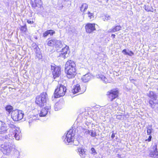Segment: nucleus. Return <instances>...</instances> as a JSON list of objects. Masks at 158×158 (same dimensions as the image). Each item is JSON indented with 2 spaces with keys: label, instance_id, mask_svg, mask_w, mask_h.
<instances>
[{
  "label": "nucleus",
  "instance_id": "obj_29",
  "mask_svg": "<svg viewBox=\"0 0 158 158\" xmlns=\"http://www.w3.org/2000/svg\"><path fill=\"white\" fill-rule=\"evenodd\" d=\"M88 133L92 137H95L96 136V133L95 131L90 130L88 131Z\"/></svg>",
  "mask_w": 158,
  "mask_h": 158
},
{
  "label": "nucleus",
  "instance_id": "obj_9",
  "mask_svg": "<svg viewBox=\"0 0 158 158\" xmlns=\"http://www.w3.org/2000/svg\"><path fill=\"white\" fill-rule=\"evenodd\" d=\"M95 23H88L85 26V28L86 32L91 33L96 30Z\"/></svg>",
  "mask_w": 158,
  "mask_h": 158
},
{
  "label": "nucleus",
  "instance_id": "obj_21",
  "mask_svg": "<svg viewBox=\"0 0 158 158\" xmlns=\"http://www.w3.org/2000/svg\"><path fill=\"white\" fill-rule=\"evenodd\" d=\"M97 77L101 79L105 83H106L108 82L107 78L103 75H98L97 76Z\"/></svg>",
  "mask_w": 158,
  "mask_h": 158
},
{
  "label": "nucleus",
  "instance_id": "obj_46",
  "mask_svg": "<svg viewBox=\"0 0 158 158\" xmlns=\"http://www.w3.org/2000/svg\"><path fill=\"white\" fill-rule=\"evenodd\" d=\"M145 9L147 11H150V10H149L148 7L146 6H145Z\"/></svg>",
  "mask_w": 158,
  "mask_h": 158
},
{
  "label": "nucleus",
  "instance_id": "obj_50",
  "mask_svg": "<svg viewBox=\"0 0 158 158\" xmlns=\"http://www.w3.org/2000/svg\"><path fill=\"white\" fill-rule=\"evenodd\" d=\"M63 7V6L62 5L61 7H60V8L59 9H61L62 7Z\"/></svg>",
  "mask_w": 158,
  "mask_h": 158
},
{
  "label": "nucleus",
  "instance_id": "obj_41",
  "mask_svg": "<svg viewBox=\"0 0 158 158\" xmlns=\"http://www.w3.org/2000/svg\"><path fill=\"white\" fill-rule=\"evenodd\" d=\"M122 52L125 55H127L128 52H127V50L125 49L123 50L122 51Z\"/></svg>",
  "mask_w": 158,
  "mask_h": 158
},
{
  "label": "nucleus",
  "instance_id": "obj_22",
  "mask_svg": "<svg viewBox=\"0 0 158 158\" xmlns=\"http://www.w3.org/2000/svg\"><path fill=\"white\" fill-rule=\"evenodd\" d=\"M88 6L86 3L83 4L80 7V10L83 12L84 14H85L84 12L88 8Z\"/></svg>",
  "mask_w": 158,
  "mask_h": 158
},
{
  "label": "nucleus",
  "instance_id": "obj_17",
  "mask_svg": "<svg viewBox=\"0 0 158 158\" xmlns=\"http://www.w3.org/2000/svg\"><path fill=\"white\" fill-rule=\"evenodd\" d=\"M76 65L75 63L73 60H69L67 61L65 65V68L69 67L72 66L73 68V66Z\"/></svg>",
  "mask_w": 158,
  "mask_h": 158
},
{
  "label": "nucleus",
  "instance_id": "obj_33",
  "mask_svg": "<svg viewBox=\"0 0 158 158\" xmlns=\"http://www.w3.org/2000/svg\"><path fill=\"white\" fill-rule=\"evenodd\" d=\"M6 110L8 112H10L12 110V107L10 106H7L6 107Z\"/></svg>",
  "mask_w": 158,
  "mask_h": 158
},
{
  "label": "nucleus",
  "instance_id": "obj_1",
  "mask_svg": "<svg viewBox=\"0 0 158 158\" xmlns=\"http://www.w3.org/2000/svg\"><path fill=\"white\" fill-rule=\"evenodd\" d=\"M9 131L10 133L5 136V139L9 141L12 140L14 138L16 140L20 139L21 136V133L19 128L15 127L13 128H10Z\"/></svg>",
  "mask_w": 158,
  "mask_h": 158
},
{
  "label": "nucleus",
  "instance_id": "obj_51",
  "mask_svg": "<svg viewBox=\"0 0 158 158\" xmlns=\"http://www.w3.org/2000/svg\"><path fill=\"white\" fill-rule=\"evenodd\" d=\"M157 89L158 90V88H157Z\"/></svg>",
  "mask_w": 158,
  "mask_h": 158
},
{
  "label": "nucleus",
  "instance_id": "obj_42",
  "mask_svg": "<svg viewBox=\"0 0 158 158\" xmlns=\"http://www.w3.org/2000/svg\"><path fill=\"white\" fill-rule=\"evenodd\" d=\"M21 30L24 31H26V28L25 27H21Z\"/></svg>",
  "mask_w": 158,
  "mask_h": 158
},
{
  "label": "nucleus",
  "instance_id": "obj_3",
  "mask_svg": "<svg viewBox=\"0 0 158 158\" xmlns=\"http://www.w3.org/2000/svg\"><path fill=\"white\" fill-rule=\"evenodd\" d=\"M47 99V95L46 93H43L36 98L35 103L39 106H42L46 103Z\"/></svg>",
  "mask_w": 158,
  "mask_h": 158
},
{
  "label": "nucleus",
  "instance_id": "obj_14",
  "mask_svg": "<svg viewBox=\"0 0 158 158\" xmlns=\"http://www.w3.org/2000/svg\"><path fill=\"white\" fill-rule=\"evenodd\" d=\"M51 109V106L48 105L45 107L43 108L41 110L39 114L40 117H44L46 116L48 113V110Z\"/></svg>",
  "mask_w": 158,
  "mask_h": 158
},
{
  "label": "nucleus",
  "instance_id": "obj_34",
  "mask_svg": "<svg viewBox=\"0 0 158 158\" xmlns=\"http://www.w3.org/2000/svg\"><path fill=\"white\" fill-rule=\"evenodd\" d=\"M76 70V65L73 66V68L72 66L69 67V69L68 67L65 68V70Z\"/></svg>",
  "mask_w": 158,
  "mask_h": 158
},
{
  "label": "nucleus",
  "instance_id": "obj_35",
  "mask_svg": "<svg viewBox=\"0 0 158 158\" xmlns=\"http://www.w3.org/2000/svg\"><path fill=\"white\" fill-rule=\"evenodd\" d=\"M71 143H73V144L75 145H77L79 143L78 141L77 140H74V139L72 140Z\"/></svg>",
  "mask_w": 158,
  "mask_h": 158
},
{
  "label": "nucleus",
  "instance_id": "obj_10",
  "mask_svg": "<svg viewBox=\"0 0 158 158\" xmlns=\"http://www.w3.org/2000/svg\"><path fill=\"white\" fill-rule=\"evenodd\" d=\"M149 156L153 158L158 157V148H157L156 145H155L152 146Z\"/></svg>",
  "mask_w": 158,
  "mask_h": 158
},
{
  "label": "nucleus",
  "instance_id": "obj_6",
  "mask_svg": "<svg viewBox=\"0 0 158 158\" xmlns=\"http://www.w3.org/2000/svg\"><path fill=\"white\" fill-rule=\"evenodd\" d=\"M24 115V114L21 110H16L12 111L11 113V117L13 120L18 121L22 119Z\"/></svg>",
  "mask_w": 158,
  "mask_h": 158
},
{
  "label": "nucleus",
  "instance_id": "obj_8",
  "mask_svg": "<svg viewBox=\"0 0 158 158\" xmlns=\"http://www.w3.org/2000/svg\"><path fill=\"white\" fill-rule=\"evenodd\" d=\"M51 69L52 70L54 79L58 77L60 74V67L56 66H51Z\"/></svg>",
  "mask_w": 158,
  "mask_h": 158
},
{
  "label": "nucleus",
  "instance_id": "obj_16",
  "mask_svg": "<svg viewBox=\"0 0 158 158\" xmlns=\"http://www.w3.org/2000/svg\"><path fill=\"white\" fill-rule=\"evenodd\" d=\"M81 88L80 85L79 84H77L76 85L74 86L73 89L72 90V92L74 94L80 92Z\"/></svg>",
  "mask_w": 158,
  "mask_h": 158
},
{
  "label": "nucleus",
  "instance_id": "obj_12",
  "mask_svg": "<svg viewBox=\"0 0 158 158\" xmlns=\"http://www.w3.org/2000/svg\"><path fill=\"white\" fill-rule=\"evenodd\" d=\"M69 52V47L66 46L64 48L62 49L61 53L59 55V56L61 58L65 59L67 57V54Z\"/></svg>",
  "mask_w": 158,
  "mask_h": 158
},
{
  "label": "nucleus",
  "instance_id": "obj_23",
  "mask_svg": "<svg viewBox=\"0 0 158 158\" xmlns=\"http://www.w3.org/2000/svg\"><path fill=\"white\" fill-rule=\"evenodd\" d=\"M56 42L55 44L54 47L56 48H61L62 46V44L61 41L56 39Z\"/></svg>",
  "mask_w": 158,
  "mask_h": 158
},
{
  "label": "nucleus",
  "instance_id": "obj_13",
  "mask_svg": "<svg viewBox=\"0 0 158 158\" xmlns=\"http://www.w3.org/2000/svg\"><path fill=\"white\" fill-rule=\"evenodd\" d=\"M7 130V127L5 123L0 121V134L5 133Z\"/></svg>",
  "mask_w": 158,
  "mask_h": 158
},
{
  "label": "nucleus",
  "instance_id": "obj_49",
  "mask_svg": "<svg viewBox=\"0 0 158 158\" xmlns=\"http://www.w3.org/2000/svg\"><path fill=\"white\" fill-rule=\"evenodd\" d=\"M15 152H16V153H18V155H19V151L17 150H16L15 151Z\"/></svg>",
  "mask_w": 158,
  "mask_h": 158
},
{
  "label": "nucleus",
  "instance_id": "obj_24",
  "mask_svg": "<svg viewBox=\"0 0 158 158\" xmlns=\"http://www.w3.org/2000/svg\"><path fill=\"white\" fill-rule=\"evenodd\" d=\"M121 27L119 25H117L115 27L113 28L110 29L109 30V32H116L120 30L121 29Z\"/></svg>",
  "mask_w": 158,
  "mask_h": 158
},
{
  "label": "nucleus",
  "instance_id": "obj_11",
  "mask_svg": "<svg viewBox=\"0 0 158 158\" xmlns=\"http://www.w3.org/2000/svg\"><path fill=\"white\" fill-rule=\"evenodd\" d=\"M67 77L69 79L74 78L77 74L76 70H65Z\"/></svg>",
  "mask_w": 158,
  "mask_h": 158
},
{
  "label": "nucleus",
  "instance_id": "obj_28",
  "mask_svg": "<svg viewBox=\"0 0 158 158\" xmlns=\"http://www.w3.org/2000/svg\"><path fill=\"white\" fill-rule=\"evenodd\" d=\"M34 2L35 5L34 6L33 4H32V6L33 7L40 6L41 5L42 3L41 0H35Z\"/></svg>",
  "mask_w": 158,
  "mask_h": 158
},
{
  "label": "nucleus",
  "instance_id": "obj_32",
  "mask_svg": "<svg viewBox=\"0 0 158 158\" xmlns=\"http://www.w3.org/2000/svg\"><path fill=\"white\" fill-rule=\"evenodd\" d=\"M36 119L35 118V116H34L32 119H30L28 121L29 126H31L32 124V122H33L34 120H35Z\"/></svg>",
  "mask_w": 158,
  "mask_h": 158
},
{
  "label": "nucleus",
  "instance_id": "obj_2",
  "mask_svg": "<svg viewBox=\"0 0 158 158\" xmlns=\"http://www.w3.org/2000/svg\"><path fill=\"white\" fill-rule=\"evenodd\" d=\"M75 134L76 131L74 129H70L66 135L63 136L62 139L66 143H71L74 139Z\"/></svg>",
  "mask_w": 158,
  "mask_h": 158
},
{
  "label": "nucleus",
  "instance_id": "obj_40",
  "mask_svg": "<svg viewBox=\"0 0 158 158\" xmlns=\"http://www.w3.org/2000/svg\"><path fill=\"white\" fill-rule=\"evenodd\" d=\"M130 80L132 83L135 84V82L136 81V80L133 79H130Z\"/></svg>",
  "mask_w": 158,
  "mask_h": 158
},
{
  "label": "nucleus",
  "instance_id": "obj_44",
  "mask_svg": "<svg viewBox=\"0 0 158 158\" xmlns=\"http://www.w3.org/2000/svg\"><path fill=\"white\" fill-rule=\"evenodd\" d=\"M36 56L39 59H41L42 57V55L40 54H37Z\"/></svg>",
  "mask_w": 158,
  "mask_h": 158
},
{
  "label": "nucleus",
  "instance_id": "obj_47",
  "mask_svg": "<svg viewBox=\"0 0 158 158\" xmlns=\"http://www.w3.org/2000/svg\"><path fill=\"white\" fill-rule=\"evenodd\" d=\"M111 36L113 37V38H114L115 37V35L114 34H112Z\"/></svg>",
  "mask_w": 158,
  "mask_h": 158
},
{
  "label": "nucleus",
  "instance_id": "obj_25",
  "mask_svg": "<svg viewBox=\"0 0 158 158\" xmlns=\"http://www.w3.org/2000/svg\"><path fill=\"white\" fill-rule=\"evenodd\" d=\"M56 41V39H51L48 41L47 44L49 46L54 47Z\"/></svg>",
  "mask_w": 158,
  "mask_h": 158
},
{
  "label": "nucleus",
  "instance_id": "obj_48",
  "mask_svg": "<svg viewBox=\"0 0 158 158\" xmlns=\"http://www.w3.org/2000/svg\"><path fill=\"white\" fill-rule=\"evenodd\" d=\"M111 137L112 138H113L114 137V134H112L111 135Z\"/></svg>",
  "mask_w": 158,
  "mask_h": 158
},
{
  "label": "nucleus",
  "instance_id": "obj_4",
  "mask_svg": "<svg viewBox=\"0 0 158 158\" xmlns=\"http://www.w3.org/2000/svg\"><path fill=\"white\" fill-rule=\"evenodd\" d=\"M66 88L62 85H58L56 89L53 97L57 98L64 95L66 92Z\"/></svg>",
  "mask_w": 158,
  "mask_h": 158
},
{
  "label": "nucleus",
  "instance_id": "obj_15",
  "mask_svg": "<svg viewBox=\"0 0 158 158\" xmlns=\"http://www.w3.org/2000/svg\"><path fill=\"white\" fill-rule=\"evenodd\" d=\"M77 150L80 156L82 158H85L87 156L86 150L82 148H79Z\"/></svg>",
  "mask_w": 158,
  "mask_h": 158
},
{
  "label": "nucleus",
  "instance_id": "obj_27",
  "mask_svg": "<svg viewBox=\"0 0 158 158\" xmlns=\"http://www.w3.org/2000/svg\"><path fill=\"white\" fill-rule=\"evenodd\" d=\"M147 133L148 135H150L152 132L153 129L151 125H148L146 127Z\"/></svg>",
  "mask_w": 158,
  "mask_h": 158
},
{
  "label": "nucleus",
  "instance_id": "obj_5",
  "mask_svg": "<svg viewBox=\"0 0 158 158\" xmlns=\"http://www.w3.org/2000/svg\"><path fill=\"white\" fill-rule=\"evenodd\" d=\"M12 145L10 142H5L1 145L0 149L3 154L7 155L10 154L12 149Z\"/></svg>",
  "mask_w": 158,
  "mask_h": 158
},
{
  "label": "nucleus",
  "instance_id": "obj_38",
  "mask_svg": "<svg viewBox=\"0 0 158 158\" xmlns=\"http://www.w3.org/2000/svg\"><path fill=\"white\" fill-rule=\"evenodd\" d=\"M134 53L131 51H129L128 52L127 54V55H128L130 56H132L134 55Z\"/></svg>",
  "mask_w": 158,
  "mask_h": 158
},
{
  "label": "nucleus",
  "instance_id": "obj_37",
  "mask_svg": "<svg viewBox=\"0 0 158 158\" xmlns=\"http://www.w3.org/2000/svg\"><path fill=\"white\" fill-rule=\"evenodd\" d=\"M49 35L48 30L45 31L43 34V36L44 37H46Z\"/></svg>",
  "mask_w": 158,
  "mask_h": 158
},
{
  "label": "nucleus",
  "instance_id": "obj_39",
  "mask_svg": "<svg viewBox=\"0 0 158 158\" xmlns=\"http://www.w3.org/2000/svg\"><path fill=\"white\" fill-rule=\"evenodd\" d=\"M91 151L92 153L94 155H95V154H96L95 150L94 148H92L91 149Z\"/></svg>",
  "mask_w": 158,
  "mask_h": 158
},
{
  "label": "nucleus",
  "instance_id": "obj_43",
  "mask_svg": "<svg viewBox=\"0 0 158 158\" xmlns=\"http://www.w3.org/2000/svg\"><path fill=\"white\" fill-rule=\"evenodd\" d=\"M27 22L29 24H32L34 23V22L32 20H28L27 21Z\"/></svg>",
  "mask_w": 158,
  "mask_h": 158
},
{
  "label": "nucleus",
  "instance_id": "obj_30",
  "mask_svg": "<svg viewBox=\"0 0 158 158\" xmlns=\"http://www.w3.org/2000/svg\"><path fill=\"white\" fill-rule=\"evenodd\" d=\"M88 17L90 19H93L94 18V14L88 11L87 14Z\"/></svg>",
  "mask_w": 158,
  "mask_h": 158
},
{
  "label": "nucleus",
  "instance_id": "obj_18",
  "mask_svg": "<svg viewBox=\"0 0 158 158\" xmlns=\"http://www.w3.org/2000/svg\"><path fill=\"white\" fill-rule=\"evenodd\" d=\"M91 78L90 74L89 73H87L84 75L82 77V80L83 82H86L89 81L91 79Z\"/></svg>",
  "mask_w": 158,
  "mask_h": 158
},
{
  "label": "nucleus",
  "instance_id": "obj_19",
  "mask_svg": "<svg viewBox=\"0 0 158 158\" xmlns=\"http://www.w3.org/2000/svg\"><path fill=\"white\" fill-rule=\"evenodd\" d=\"M149 97L153 99L152 100H156L157 98V95L152 91H150L148 94Z\"/></svg>",
  "mask_w": 158,
  "mask_h": 158
},
{
  "label": "nucleus",
  "instance_id": "obj_36",
  "mask_svg": "<svg viewBox=\"0 0 158 158\" xmlns=\"http://www.w3.org/2000/svg\"><path fill=\"white\" fill-rule=\"evenodd\" d=\"M49 34L50 35H52L53 34L55 33V31L54 30H48Z\"/></svg>",
  "mask_w": 158,
  "mask_h": 158
},
{
  "label": "nucleus",
  "instance_id": "obj_7",
  "mask_svg": "<svg viewBox=\"0 0 158 158\" xmlns=\"http://www.w3.org/2000/svg\"><path fill=\"white\" fill-rule=\"evenodd\" d=\"M118 91L115 89H114L109 91L107 93L108 97L112 101L114 99L117 97L118 94Z\"/></svg>",
  "mask_w": 158,
  "mask_h": 158
},
{
  "label": "nucleus",
  "instance_id": "obj_26",
  "mask_svg": "<svg viewBox=\"0 0 158 158\" xmlns=\"http://www.w3.org/2000/svg\"><path fill=\"white\" fill-rule=\"evenodd\" d=\"M62 107L61 104L60 103H56L54 106L55 110L57 111L61 109Z\"/></svg>",
  "mask_w": 158,
  "mask_h": 158
},
{
  "label": "nucleus",
  "instance_id": "obj_20",
  "mask_svg": "<svg viewBox=\"0 0 158 158\" xmlns=\"http://www.w3.org/2000/svg\"><path fill=\"white\" fill-rule=\"evenodd\" d=\"M150 106L152 108H154L155 107V105L158 104V100H150L149 102Z\"/></svg>",
  "mask_w": 158,
  "mask_h": 158
},
{
  "label": "nucleus",
  "instance_id": "obj_31",
  "mask_svg": "<svg viewBox=\"0 0 158 158\" xmlns=\"http://www.w3.org/2000/svg\"><path fill=\"white\" fill-rule=\"evenodd\" d=\"M110 16L108 15H106L102 18V19L105 21H106L110 19Z\"/></svg>",
  "mask_w": 158,
  "mask_h": 158
},
{
  "label": "nucleus",
  "instance_id": "obj_45",
  "mask_svg": "<svg viewBox=\"0 0 158 158\" xmlns=\"http://www.w3.org/2000/svg\"><path fill=\"white\" fill-rule=\"evenodd\" d=\"M151 139H152V136L151 135H150L149 136V138L148 139H147V140L148 141H150L151 140Z\"/></svg>",
  "mask_w": 158,
  "mask_h": 158
}]
</instances>
